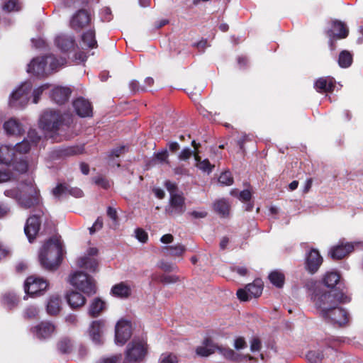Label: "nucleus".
<instances>
[{
    "mask_svg": "<svg viewBox=\"0 0 363 363\" xmlns=\"http://www.w3.org/2000/svg\"><path fill=\"white\" fill-rule=\"evenodd\" d=\"M311 300L320 318H328L329 310L340 303H348L350 298L342 292L328 291L316 288L311 296Z\"/></svg>",
    "mask_w": 363,
    "mask_h": 363,
    "instance_id": "obj_1",
    "label": "nucleus"
},
{
    "mask_svg": "<svg viewBox=\"0 0 363 363\" xmlns=\"http://www.w3.org/2000/svg\"><path fill=\"white\" fill-rule=\"evenodd\" d=\"M4 195L15 199L24 208H30L40 202L39 191L32 180L21 184L18 188L6 190Z\"/></svg>",
    "mask_w": 363,
    "mask_h": 363,
    "instance_id": "obj_2",
    "label": "nucleus"
},
{
    "mask_svg": "<svg viewBox=\"0 0 363 363\" xmlns=\"http://www.w3.org/2000/svg\"><path fill=\"white\" fill-rule=\"evenodd\" d=\"M62 246L57 238H50L43 246L39 253V260L43 267L48 270L55 269L60 264Z\"/></svg>",
    "mask_w": 363,
    "mask_h": 363,
    "instance_id": "obj_3",
    "label": "nucleus"
},
{
    "mask_svg": "<svg viewBox=\"0 0 363 363\" xmlns=\"http://www.w3.org/2000/svg\"><path fill=\"white\" fill-rule=\"evenodd\" d=\"M65 59H56L54 55L35 57L28 64L27 72L35 76L42 77L49 74L58 67L65 63Z\"/></svg>",
    "mask_w": 363,
    "mask_h": 363,
    "instance_id": "obj_4",
    "label": "nucleus"
},
{
    "mask_svg": "<svg viewBox=\"0 0 363 363\" xmlns=\"http://www.w3.org/2000/svg\"><path fill=\"white\" fill-rule=\"evenodd\" d=\"M0 164L12 167L20 173L26 172L28 163L22 157H17L15 147L12 145H2L0 146Z\"/></svg>",
    "mask_w": 363,
    "mask_h": 363,
    "instance_id": "obj_5",
    "label": "nucleus"
},
{
    "mask_svg": "<svg viewBox=\"0 0 363 363\" xmlns=\"http://www.w3.org/2000/svg\"><path fill=\"white\" fill-rule=\"evenodd\" d=\"M65 118L60 113L53 111H45L40 118V127L50 137L54 138L53 134L57 133L62 126Z\"/></svg>",
    "mask_w": 363,
    "mask_h": 363,
    "instance_id": "obj_6",
    "label": "nucleus"
},
{
    "mask_svg": "<svg viewBox=\"0 0 363 363\" xmlns=\"http://www.w3.org/2000/svg\"><path fill=\"white\" fill-rule=\"evenodd\" d=\"M69 283L76 289L87 296L96 293V286L94 279L85 273L77 272L70 275Z\"/></svg>",
    "mask_w": 363,
    "mask_h": 363,
    "instance_id": "obj_7",
    "label": "nucleus"
},
{
    "mask_svg": "<svg viewBox=\"0 0 363 363\" xmlns=\"http://www.w3.org/2000/svg\"><path fill=\"white\" fill-rule=\"evenodd\" d=\"M32 87V84L30 82L22 83L11 93L9 99L10 106L15 108H23L27 105L30 99Z\"/></svg>",
    "mask_w": 363,
    "mask_h": 363,
    "instance_id": "obj_8",
    "label": "nucleus"
},
{
    "mask_svg": "<svg viewBox=\"0 0 363 363\" xmlns=\"http://www.w3.org/2000/svg\"><path fill=\"white\" fill-rule=\"evenodd\" d=\"M328 318H322L326 323L343 327L347 325L350 320L349 312L344 308L336 306L329 310Z\"/></svg>",
    "mask_w": 363,
    "mask_h": 363,
    "instance_id": "obj_9",
    "label": "nucleus"
},
{
    "mask_svg": "<svg viewBox=\"0 0 363 363\" xmlns=\"http://www.w3.org/2000/svg\"><path fill=\"white\" fill-rule=\"evenodd\" d=\"M33 336L41 341L51 338L56 333L55 325L48 320H43L30 328Z\"/></svg>",
    "mask_w": 363,
    "mask_h": 363,
    "instance_id": "obj_10",
    "label": "nucleus"
},
{
    "mask_svg": "<svg viewBox=\"0 0 363 363\" xmlns=\"http://www.w3.org/2000/svg\"><path fill=\"white\" fill-rule=\"evenodd\" d=\"M147 344L144 341L133 340L127 346L125 357L128 362L143 361L147 354Z\"/></svg>",
    "mask_w": 363,
    "mask_h": 363,
    "instance_id": "obj_11",
    "label": "nucleus"
},
{
    "mask_svg": "<svg viewBox=\"0 0 363 363\" xmlns=\"http://www.w3.org/2000/svg\"><path fill=\"white\" fill-rule=\"evenodd\" d=\"M40 138L35 130L30 129L27 137L14 146L17 157H22L24 159L22 155L26 154L33 147L37 145Z\"/></svg>",
    "mask_w": 363,
    "mask_h": 363,
    "instance_id": "obj_12",
    "label": "nucleus"
},
{
    "mask_svg": "<svg viewBox=\"0 0 363 363\" xmlns=\"http://www.w3.org/2000/svg\"><path fill=\"white\" fill-rule=\"evenodd\" d=\"M263 290V283L261 279H255L252 284H247L245 289H240L237 296L241 301H245L252 298L259 296Z\"/></svg>",
    "mask_w": 363,
    "mask_h": 363,
    "instance_id": "obj_13",
    "label": "nucleus"
},
{
    "mask_svg": "<svg viewBox=\"0 0 363 363\" xmlns=\"http://www.w3.org/2000/svg\"><path fill=\"white\" fill-rule=\"evenodd\" d=\"M48 284L46 280L43 278L31 276L28 277L25 281L24 291L26 294L33 296L40 294L41 292L48 289Z\"/></svg>",
    "mask_w": 363,
    "mask_h": 363,
    "instance_id": "obj_14",
    "label": "nucleus"
},
{
    "mask_svg": "<svg viewBox=\"0 0 363 363\" xmlns=\"http://www.w3.org/2000/svg\"><path fill=\"white\" fill-rule=\"evenodd\" d=\"M106 329V321L100 319L92 321L89 327V337L96 345H101L104 342V333Z\"/></svg>",
    "mask_w": 363,
    "mask_h": 363,
    "instance_id": "obj_15",
    "label": "nucleus"
},
{
    "mask_svg": "<svg viewBox=\"0 0 363 363\" xmlns=\"http://www.w3.org/2000/svg\"><path fill=\"white\" fill-rule=\"evenodd\" d=\"M359 244V242H347L342 240L337 245L332 247L329 253L333 259H340L351 253Z\"/></svg>",
    "mask_w": 363,
    "mask_h": 363,
    "instance_id": "obj_16",
    "label": "nucleus"
},
{
    "mask_svg": "<svg viewBox=\"0 0 363 363\" xmlns=\"http://www.w3.org/2000/svg\"><path fill=\"white\" fill-rule=\"evenodd\" d=\"M131 336V325L128 321L120 320L115 328V341L117 345H123Z\"/></svg>",
    "mask_w": 363,
    "mask_h": 363,
    "instance_id": "obj_17",
    "label": "nucleus"
},
{
    "mask_svg": "<svg viewBox=\"0 0 363 363\" xmlns=\"http://www.w3.org/2000/svg\"><path fill=\"white\" fill-rule=\"evenodd\" d=\"M186 210L184 198L182 194L172 195L169 198V205L166 207V213L170 216L182 215Z\"/></svg>",
    "mask_w": 363,
    "mask_h": 363,
    "instance_id": "obj_18",
    "label": "nucleus"
},
{
    "mask_svg": "<svg viewBox=\"0 0 363 363\" xmlns=\"http://www.w3.org/2000/svg\"><path fill=\"white\" fill-rule=\"evenodd\" d=\"M347 35L348 29L342 22L337 21H333L332 23V28L328 31L330 49H335L333 47L334 40L345 38Z\"/></svg>",
    "mask_w": 363,
    "mask_h": 363,
    "instance_id": "obj_19",
    "label": "nucleus"
},
{
    "mask_svg": "<svg viewBox=\"0 0 363 363\" xmlns=\"http://www.w3.org/2000/svg\"><path fill=\"white\" fill-rule=\"evenodd\" d=\"M323 262V257L316 249H311L306 255L305 268L311 274L315 273Z\"/></svg>",
    "mask_w": 363,
    "mask_h": 363,
    "instance_id": "obj_20",
    "label": "nucleus"
},
{
    "mask_svg": "<svg viewBox=\"0 0 363 363\" xmlns=\"http://www.w3.org/2000/svg\"><path fill=\"white\" fill-rule=\"evenodd\" d=\"M90 15L84 9L77 11L70 19V27L76 30H81L90 22Z\"/></svg>",
    "mask_w": 363,
    "mask_h": 363,
    "instance_id": "obj_21",
    "label": "nucleus"
},
{
    "mask_svg": "<svg viewBox=\"0 0 363 363\" xmlns=\"http://www.w3.org/2000/svg\"><path fill=\"white\" fill-rule=\"evenodd\" d=\"M40 227V220L39 217L32 216L27 219L24 227V232L28 241L32 242L35 238Z\"/></svg>",
    "mask_w": 363,
    "mask_h": 363,
    "instance_id": "obj_22",
    "label": "nucleus"
},
{
    "mask_svg": "<svg viewBox=\"0 0 363 363\" xmlns=\"http://www.w3.org/2000/svg\"><path fill=\"white\" fill-rule=\"evenodd\" d=\"M73 107L80 117L92 116V106L90 102L82 97L77 98L73 101Z\"/></svg>",
    "mask_w": 363,
    "mask_h": 363,
    "instance_id": "obj_23",
    "label": "nucleus"
},
{
    "mask_svg": "<svg viewBox=\"0 0 363 363\" xmlns=\"http://www.w3.org/2000/svg\"><path fill=\"white\" fill-rule=\"evenodd\" d=\"M331 346L330 343H317L313 345L310 350L306 354V359L310 363H318V362H321L324 359L325 354L323 350V347L325 345Z\"/></svg>",
    "mask_w": 363,
    "mask_h": 363,
    "instance_id": "obj_24",
    "label": "nucleus"
},
{
    "mask_svg": "<svg viewBox=\"0 0 363 363\" xmlns=\"http://www.w3.org/2000/svg\"><path fill=\"white\" fill-rule=\"evenodd\" d=\"M335 86V81L331 77L318 79L314 83V88L320 93L331 92Z\"/></svg>",
    "mask_w": 363,
    "mask_h": 363,
    "instance_id": "obj_25",
    "label": "nucleus"
},
{
    "mask_svg": "<svg viewBox=\"0 0 363 363\" xmlns=\"http://www.w3.org/2000/svg\"><path fill=\"white\" fill-rule=\"evenodd\" d=\"M56 46L63 52L71 51L75 45L74 37L61 34L55 38Z\"/></svg>",
    "mask_w": 363,
    "mask_h": 363,
    "instance_id": "obj_26",
    "label": "nucleus"
},
{
    "mask_svg": "<svg viewBox=\"0 0 363 363\" xmlns=\"http://www.w3.org/2000/svg\"><path fill=\"white\" fill-rule=\"evenodd\" d=\"M6 133L9 135H20L24 132L23 125L16 118H10L3 125Z\"/></svg>",
    "mask_w": 363,
    "mask_h": 363,
    "instance_id": "obj_27",
    "label": "nucleus"
},
{
    "mask_svg": "<svg viewBox=\"0 0 363 363\" xmlns=\"http://www.w3.org/2000/svg\"><path fill=\"white\" fill-rule=\"evenodd\" d=\"M71 90L68 87L55 86L51 93L52 99L58 104H62L67 101L70 96Z\"/></svg>",
    "mask_w": 363,
    "mask_h": 363,
    "instance_id": "obj_28",
    "label": "nucleus"
},
{
    "mask_svg": "<svg viewBox=\"0 0 363 363\" xmlns=\"http://www.w3.org/2000/svg\"><path fill=\"white\" fill-rule=\"evenodd\" d=\"M66 299L69 306L73 309L80 308L86 303L85 297L80 293L74 291L67 293Z\"/></svg>",
    "mask_w": 363,
    "mask_h": 363,
    "instance_id": "obj_29",
    "label": "nucleus"
},
{
    "mask_svg": "<svg viewBox=\"0 0 363 363\" xmlns=\"http://www.w3.org/2000/svg\"><path fill=\"white\" fill-rule=\"evenodd\" d=\"M61 298L59 295L50 296L48 300L46 310L50 315H56L61 310Z\"/></svg>",
    "mask_w": 363,
    "mask_h": 363,
    "instance_id": "obj_30",
    "label": "nucleus"
},
{
    "mask_svg": "<svg viewBox=\"0 0 363 363\" xmlns=\"http://www.w3.org/2000/svg\"><path fill=\"white\" fill-rule=\"evenodd\" d=\"M216 352V345L210 339H206L203 342V345L199 346L196 350V353L200 357H208Z\"/></svg>",
    "mask_w": 363,
    "mask_h": 363,
    "instance_id": "obj_31",
    "label": "nucleus"
},
{
    "mask_svg": "<svg viewBox=\"0 0 363 363\" xmlns=\"http://www.w3.org/2000/svg\"><path fill=\"white\" fill-rule=\"evenodd\" d=\"M113 295L116 297L125 298L131 294L130 287L124 282H121L114 285L111 289Z\"/></svg>",
    "mask_w": 363,
    "mask_h": 363,
    "instance_id": "obj_32",
    "label": "nucleus"
},
{
    "mask_svg": "<svg viewBox=\"0 0 363 363\" xmlns=\"http://www.w3.org/2000/svg\"><path fill=\"white\" fill-rule=\"evenodd\" d=\"M77 266L94 272L97 269L98 262L94 257L83 256L78 259Z\"/></svg>",
    "mask_w": 363,
    "mask_h": 363,
    "instance_id": "obj_33",
    "label": "nucleus"
},
{
    "mask_svg": "<svg viewBox=\"0 0 363 363\" xmlns=\"http://www.w3.org/2000/svg\"><path fill=\"white\" fill-rule=\"evenodd\" d=\"M186 251V247L182 244H177L172 246H164L162 248V252L165 255L171 256H182Z\"/></svg>",
    "mask_w": 363,
    "mask_h": 363,
    "instance_id": "obj_34",
    "label": "nucleus"
},
{
    "mask_svg": "<svg viewBox=\"0 0 363 363\" xmlns=\"http://www.w3.org/2000/svg\"><path fill=\"white\" fill-rule=\"evenodd\" d=\"M340 275L336 272H327L323 278V284L328 288H334L336 284L340 281Z\"/></svg>",
    "mask_w": 363,
    "mask_h": 363,
    "instance_id": "obj_35",
    "label": "nucleus"
},
{
    "mask_svg": "<svg viewBox=\"0 0 363 363\" xmlns=\"http://www.w3.org/2000/svg\"><path fill=\"white\" fill-rule=\"evenodd\" d=\"M105 303L99 298L93 300L89 308V314L91 317H96L104 309Z\"/></svg>",
    "mask_w": 363,
    "mask_h": 363,
    "instance_id": "obj_36",
    "label": "nucleus"
},
{
    "mask_svg": "<svg viewBox=\"0 0 363 363\" xmlns=\"http://www.w3.org/2000/svg\"><path fill=\"white\" fill-rule=\"evenodd\" d=\"M57 348L61 354H69L73 348L72 341L68 337H62L58 341Z\"/></svg>",
    "mask_w": 363,
    "mask_h": 363,
    "instance_id": "obj_37",
    "label": "nucleus"
},
{
    "mask_svg": "<svg viewBox=\"0 0 363 363\" xmlns=\"http://www.w3.org/2000/svg\"><path fill=\"white\" fill-rule=\"evenodd\" d=\"M82 40L84 45L89 48H94L97 46L94 30H90L85 32L82 36Z\"/></svg>",
    "mask_w": 363,
    "mask_h": 363,
    "instance_id": "obj_38",
    "label": "nucleus"
},
{
    "mask_svg": "<svg viewBox=\"0 0 363 363\" xmlns=\"http://www.w3.org/2000/svg\"><path fill=\"white\" fill-rule=\"evenodd\" d=\"M194 159L196 162V167L203 172H206L207 174H210L213 167L214 165H212L208 160L205 159L203 160H201V157L198 155V153L194 154Z\"/></svg>",
    "mask_w": 363,
    "mask_h": 363,
    "instance_id": "obj_39",
    "label": "nucleus"
},
{
    "mask_svg": "<svg viewBox=\"0 0 363 363\" xmlns=\"http://www.w3.org/2000/svg\"><path fill=\"white\" fill-rule=\"evenodd\" d=\"M215 211L223 217L228 216L230 205L225 199H220L214 203Z\"/></svg>",
    "mask_w": 363,
    "mask_h": 363,
    "instance_id": "obj_40",
    "label": "nucleus"
},
{
    "mask_svg": "<svg viewBox=\"0 0 363 363\" xmlns=\"http://www.w3.org/2000/svg\"><path fill=\"white\" fill-rule=\"evenodd\" d=\"M262 347V341L257 337H252L250 340V349L253 354L259 353L260 360H264V355L259 353Z\"/></svg>",
    "mask_w": 363,
    "mask_h": 363,
    "instance_id": "obj_41",
    "label": "nucleus"
},
{
    "mask_svg": "<svg viewBox=\"0 0 363 363\" xmlns=\"http://www.w3.org/2000/svg\"><path fill=\"white\" fill-rule=\"evenodd\" d=\"M269 279L271 283L278 288H281L284 285V275L279 271L272 272L269 275Z\"/></svg>",
    "mask_w": 363,
    "mask_h": 363,
    "instance_id": "obj_42",
    "label": "nucleus"
},
{
    "mask_svg": "<svg viewBox=\"0 0 363 363\" xmlns=\"http://www.w3.org/2000/svg\"><path fill=\"white\" fill-rule=\"evenodd\" d=\"M352 62V55L347 50L340 52L338 59V64L341 67L346 68L351 65Z\"/></svg>",
    "mask_w": 363,
    "mask_h": 363,
    "instance_id": "obj_43",
    "label": "nucleus"
},
{
    "mask_svg": "<svg viewBox=\"0 0 363 363\" xmlns=\"http://www.w3.org/2000/svg\"><path fill=\"white\" fill-rule=\"evenodd\" d=\"M216 350L219 352V354L223 355L224 357H225L228 360H235L236 359L237 354L232 349H230L228 347H224L222 346L216 345Z\"/></svg>",
    "mask_w": 363,
    "mask_h": 363,
    "instance_id": "obj_44",
    "label": "nucleus"
},
{
    "mask_svg": "<svg viewBox=\"0 0 363 363\" xmlns=\"http://www.w3.org/2000/svg\"><path fill=\"white\" fill-rule=\"evenodd\" d=\"M18 303V298L14 293H6L3 296V303L9 308L14 307Z\"/></svg>",
    "mask_w": 363,
    "mask_h": 363,
    "instance_id": "obj_45",
    "label": "nucleus"
},
{
    "mask_svg": "<svg viewBox=\"0 0 363 363\" xmlns=\"http://www.w3.org/2000/svg\"><path fill=\"white\" fill-rule=\"evenodd\" d=\"M230 194L234 196H238V199L243 202L249 201L252 196L251 192L248 189H245L238 194L237 190L233 189L230 191Z\"/></svg>",
    "mask_w": 363,
    "mask_h": 363,
    "instance_id": "obj_46",
    "label": "nucleus"
},
{
    "mask_svg": "<svg viewBox=\"0 0 363 363\" xmlns=\"http://www.w3.org/2000/svg\"><path fill=\"white\" fill-rule=\"evenodd\" d=\"M3 9L8 12L18 11L21 9V6L17 0H9L4 4Z\"/></svg>",
    "mask_w": 363,
    "mask_h": 363,
    "instance_id": "obj_47",
    "label": "nucleus"
},
{
    "mask_svg": "<svg viewBox=\"0 0 363 363\" xmlns=\"http://www.w3.org/2000/svg\"><path fill=\"white\" fill-rule=\"evenodd\" d=\"M218 182L221 184L225 186H230L233 184V178L232 177L231 173L228 171L223 172L218 178Z\"/></svg>",
    "mask_w": 363,
    "mask_h": 363,
    "instance_id": "obj_48",
    "label": "nucleus"
},
{
    "mask_svg": "<svg viewBox=\"0 0 363 363\" xmlns=\"http://www.w3.org/2000/svg\"><path fill=\"white\" fill-rule=\"evenodd\" d=\"M179 359L177 357L172 353H163L160 357L159 363H177Z\"/></svg>",
    "mask_w": 363,
    "mask_h": 363,
    "instance_id": "obj_49",
    "label": "nucleus"
},
{
    "mask_svg": "<svg viewBox=\"0 0 363 363\" xmlns=\"http://www.w3.org/2000/svg\"><path fill=\"white\" fill-rule=\"evenodd\" d=\"M107 216L112 220L111 228H116L119 223L116 210L111 206H108L107 208Z\"/></svg>",
    "mask_w": 363,
    "mask_h": 363,
    "instance_id": "obj_50",
    "label": "nucleus"
},
{
    "mask_svg": "<svg viewBox=\"0 0 363 363\" xmlns=\"http://www.w3.org/2000/svg\"><path fill=\"white\" fill-rule=\"evenodd\" d=\"M48 88V84H43L33 91V102L37 104L43 92Z\"/></svg>",
    "mask_w": 363,
    "mask_h": 363,
    "instance_id": "obj_51",
    "label": "nucleus"
},
{
    "mask_svg": "<svg viewBox=\"0 0 363 363\" xmlns=\"http://www.w3.org/2000/svg\"><path fill=\"white\" fill-rule=\"evenodd\" d=\"M39 313V309L34 306H30L25 309L24 315L28 318H35Z\"/></svg>",
    "mask_w": 363,
    "mask_h": 363,
    "instance_id": "obj_52",
    "label": "nucleus"
},
{
    "mask_svg": "<svg viewBox=\"0 0 363 363\" xmlns=\"http://www.w3.org/2000/svg\"><path fill=\"white\" fill-rule=\"evenodd\" d=\"M233 347L237 350H243L247 347V342L243 337H236L234 340Z\"/></svg>",
    "mask_w": 363,
    "mask_h": 363,
    "instance_id": "obj_53",
    "label": "nucleus"
},
{
    "mask_svg": "<svg viewBox=\"0 0 363 363\" xmlns=\"http://www.w3.org/2000/svg\"><path fill=\"white\" fill-rule=\"evenodd\" d=\"M196 153L195 151H192L189 147L184 148L179 155V159L181 160H186L189 159L191 155H194Z\"/></svg>",
    "mask_w": 363,
    "mask_h": 363,
    "instance_id": "obj_54",
    "label": "nucleus"
},
{
    "mask_svg": "<svg viewBox=\"0 0 363 363\" xmlns=\"http://www.w3.org/2000/svg\"><path fill=\"white\" fill-rule=\"evenodd\" d=\"M130 88L132 91H147V87L145 86H142L140 83L136 80H132L129 84Z\"/></svg>",
    "mask_w": 363,
    "mask_h": 363,
    "instance_id": "obj_55",
    "label": "nucleus"
},
{
    "mask_svg": "<svg viewBox=\"0 0 363 363\" xmlns=\"http://www.w3.org/2000/svg\"><path fill=\"white\" fill-rule=\"evenodd\" d=\"M127 147L121 145L113 149L110 153V157H118L127 151Z\"/></svg>",
    "mask_w": 363,
    "mask_h": 363,
    "instance_id": "obj_56",
    "label": "nucleus"
},
{
    "mask_svg": "<svg viewBox=\"0 0 363 363\" xmlns=\"http://www.w3.org/2000/svg\"><path fill=\"white\" fill-rule=\"evenodd\" d=\"M103 227V219L99 217L91 227L89 228L90 234H94L96 231L101 230Z\"/></svg>",
    "mask_w": 363,
    "mask_h": 363,
    "instance_id": "obj_57",
    "label": "nucleus"
},
{
    "mask_svg": "<svg viewBox=\"0 0 363 363\" xmlns=\"http://www.w3.org/2000/svg\"><path fill=\"white\" fill-rule=\"evenodd\" d=\"M67 192V187L62 184H60L56 186L53 190L52 193L55 197H60L62 194Z\"/></svg>",
    "mask_w": 363,
    "mask_h": 363,
    "instance_id": "obj_58",
    "label": "nucleus"
},
{
    "mask_svg": "<svg viewBox=\"0 0 363 363\" xmlns=\"http://www.w3.org/2000/svg\"><path fill=\"white\" fill-rule=\"evenodd\" d=\"M12 177V174L6 169H0V183L9 181Z\"/></svg>",
    "mask_w": 363,
    "mask_h": 363,
    "instance_id": "obj_59",
    "label": "nucleus"
},
{
    "mask_svg": "<svg viewBox=\"0 0 363 363\" xmlns=\"http://www.w3.org/2000/svg\"><path fill=\"white\" fill-rule=\"evenodd\" d=\"M165 186H166L167 191L169 192L170 196H172V195L179 194L177 192V187L176 184L171 182L169 181H167L165 183Z\"/></svg>",
    "mask_w": 363,
    "mask_h": 363,
    "instance_id": "obj_60",
    "label": "nucleus"
},
{
    "mask_svg": "<svg viewBox=\"0 0 363 363\" xmlns=\"http://www.w3.org/2000/svg\"><path fill=\"white\" fill-rule=\"evenodd\" d=\"M136 238L141 242H145L147 240V234L143 230L138 228L135 230Z\"/></svg>",
    "mask_w": 363,
    "mask_h": 363,
    "instance_id": "obj_61",
    "label": "nucleus"
},
{
    "mask_svg": "<svg viewBox=\"0 0 363 363\" xmlns=\"http://www.w3.org/2000/svg\"><path fill=\"white\" fill-rule=\"evenodd\" d=\"M112 18L111 11L109 8H104L101 11V19L104 21H110Z\"/></svg>",
    "mask_w": 363,
    "mask_h": 363,
    "instance_id": "obj_62",
    "label": "nucleus"
},
{
    "mask_svg": "<svg viewBox=\"0 0 363 363\" xmlns=\"http://www.w3.org/2000/svg\"><path fill=\"white\" fill-rule=\"evenodd\" d=\"M121 354H116L104 359L103 363H117L118 362H121Z\"/></svg>",
    "mask_w": 363,
    "mask_h": 363,
    "instance_id": "obj_63",
    "label": "nucleus"
},
{
    "mask_svg": "<svg viewBox=\"0 0 363 363\" xmlns=\"http://www.w3.org/2000/svg\"><path fill=\"white\" fill-rule=\"evenodd\" d=\"M67 192L70 195H72L76 198H80V197H82V196H83V191L80 189L77 188V187L70 188V189L67 188Z\"/></svg>",
    "mask_w": 363,
    "mask_h": 363,
    "instance_id": "obj_64",
    "label": "nucleus"
}]
</instances>
